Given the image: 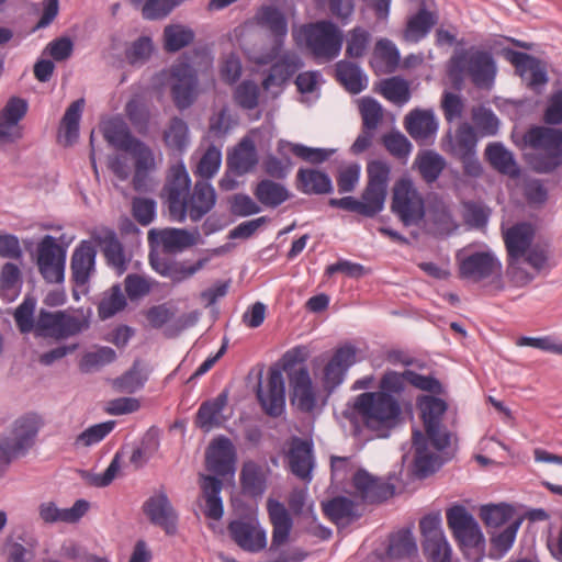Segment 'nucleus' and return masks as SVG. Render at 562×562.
I'll list each match as a JSON object with an SVG mask.
<instances>
[{
    "label": "nucleus",
    "instance_id": "obj_1",
    "mask_svg": "<svg viewBox=\"0 0 562 562\" xmlns=\"http://www.w3.org/2000/svg\"><path fill=\"white\" fill-rule=\"evenodd\" d=\"M407 384L434 394H440L441 383L431 375H423L413 370L396 372L387 370L379 381V390L357 395L349 404L347 417L360 422L376 437L387 438L402 420L400 397Z\"/></svg>",
    "mask_w": 562,
    "mask_h": 562
},
{
    "label": "nucleus",
    "instance_id": "obj_2",
    "mask_svg": "<svg viewBox=\"0 0 562 562\" xmlns=\"http://www.w3.org/2000/svg\"><path fill=\"white\" fill-rule=\"evenodd\" d=\"M200 234L195 228L189 232L184 228H151L148 232V244L150 247L148 259L154 271L165 278H169L172 282H182L198 271L203 269L210 261V257L201 258L195 263L187 266L167 257V255H176L194 246L198 243Z\"/></svg>",
    "mask_w": 562,
    "mask_h": 562
},
{
    "label": "nucleus",
    "instance_id": "obj_3",
    "mask_svg": "<svg viewBox=\"0 0 562 562\" xmlns=\"http://www.w3.org/2000/svg\"><path fill=\"white\" fill-rule=\"evenodd\" d=\"M36 300L25 296L14 312L16 327L22 334L34 333L35 337L53 338L57 341L75 337L90 327V318L83 313L68 311L49 312L41 308L36 318Z\"/></svg>",
    "mask_w": 562,
    "mask_h": 562
},
{
    "label": "nucleus",
    "instance_id": "obj_4",
    "mask_svg": "<svg viewBox=\"0 0 562 562\" xmlns=\"http://www.w3.org/2000/svg\"><path fill=\"white\" fill-rule=\"evenodd\" d=\"M517 146L540 151L533 159V168L540 173H551L562 166V130L551 125H533L528 128Z\"/></svg>",
    "mask_w": 562,
    "mask_h": 562
},
{
    "label": "nucleus",
    "instance_id": "obj_5",
    "mask_svg": "<svg viewBox=\"0 0 562 562\" xmlns=\"http://www.w3.org/2000/svg\"><path fill=\"white\" fill-rule=\"evenodd\" d=\"M451 64L450 77L456 88H460L463 74L479 89L490 90L493 87L497 68L490 52L472 47L453 57Z\"/></svg>",
    "mask_w": 562,
    "mask_h": 562
},
{
    "label": "nucleus",
    "instance_id": "obj_6",
    "mask_svg": "<svg viewBox=\"0 0 562 562\" xmlns=\"http://www.w3.org/2000/svg\"><path fill=\"white\" fill-rule=\"evenodd\" d=\"M302 33L306 47L318 61H330L339 56L344 35L331 21L322 20L304 25Z\"/></svg>",
    "mask_w": 562,
    "mask_h": 562
},
{
    "label": "nucleus",
    "instance_id": "obj_7",
    "mask_svg": "<svg viewBox=\"0 0 562 562\" xmlns=\"http://www.w3.org/2000/svg\"><path fill=\"white\" fill-rule=\"evenodd\" d=\"M391 211L406 227L418 226L424 221L425 200L412 179L401 178L395 182Z\"/></svg>",
    "mask_w": 562,
    "mask_h": 562
},
{
    "label": "nucleus",
    "instance_id": "obj_8",
    "mask_svg": "<svg viewBox=\"0 0 562 562\" xmlns=\"http://www.w3.org/2000/svg\"><path fill=\"white\" fill-rule=\"evenodd\" d=\"M40 426L37 416H23L14 422L12 437L0 439V477L14 458L23 456L33 446Z\"/></svg>",
    "mask_w": 562,
    "mask_h": 562
},
{
    "label": "nucleus",
    "instance_id": "obj_9",
    "mask_svg": "<svg viewBox=\"0 0 562 562\" xmlns=\"http://www.w3.org/2000/svg\"><path fill=\"white\" fill-rule=\"evenodd\" d=\"M299 361H302L299 358V350L286 351L282 358V370L286 372L289 378L292 402L300 411L311 413L316 406V395L308 369L306 367L295 369Z\"/></svg>",
    "mask_w": 562,
    "mask_h": 562
},
{
    "label": "nucleus",
    "instance_id": "obj_10",
    "mask_svg": "<svg viewBox=\"0 0 562 562\" xmlns=\"http://www.w3.org/2000/svg\"><path fill=\"white\" fill-rule=\"evenodd\" d=\"M191 179L183 164L172 166L162 188L170 218L178 223L187 220L186 199L189 196Z\"/></svg>",
    "mask_w": 562,
    "mask_h": 562
},
{
    "label": "nucleus",
    "instance_id": "obj_11",
    "mask_svg": "<svg viewBox=\"0 0 562 562\" xmlns=\"http://www.w3.org/2000/svg\"><path fill=\"white\" fill-rule=\"evenodd\" d=\"M418 407L420 409L426 435L437 451H441L450 446V432L441 425V419L448 406L439 397L425 395L419 397Z\"/></svg>",
    "mask_w": 562,
    "mask_h": 562
},
{
    "label": "nucleus",
    "instance_id": "obj_12",
    "mask_svg": "<svg viewBox=\"0 0 562 562\" xmlns=\"http://www.w3.org/2000/svg\"><path fill=\"white\" fill-rule=\"evenodd\" d=\"M169 86L175 105L179 110L190 108L198 95L196 70L186 61L172 65L169 70Z\"/></svg>",
    "mask_w": 562,
    "mask_h": 562
},
{
    "label": "nucleus",
    "instance_id": "obj_13",
    "mask_svg": "<svg viewBox=\"0 0 562 562\" xmlns=\"http://www.w3.org/2000/svg\"><path fill=\"white\" fill-rule=\"evenodd\" d=\"M448 527L462 547L482 548L484 536L474 516L463 506L453 505L446 512Z\"/></svg>",
    "mask_w": 562,
    "mask_h": 562
},
{
    "label": "nucleus",
    "instance_id": "obj_14",
    "mask_svg": "<svg viewBox=\"0 0 562 562\" xmlns=\"http://www.w3.org/2000/svg\"><path fill=\"white\" fill-rule=\"evenodd\" d=\"M37 267L49 283H60L65 278L66 251L52 235H45L37 246Z\"/></svg>",
    "mask_w": 562,
    "mask_h": 562
},
{
    "label": "nucleus",
    "instance_id": "obj_15",
    "mask_svg": "<svg viewBox=\"0 0 562 562\" xmlns=\"http://www.w3.org/2000/svg\"><path fill=\"white\" fill-rule=\"evenodd\" d=\"M257 24L266 29L273 37V44L268 53L260 58V64H269L282 52L288 35V19L274 5H263L256 13Z\"/></svg>",
    "mask_w": 562,
    "mask_h": 562
},
{
    "label": "nucleus",
    "instance_id": "obj_16",
    "mask_svg": "<svg viewBox=\"0 0 562 562\" xmlns=\"http://www.w3.org/2000/svg\"><path fill=\"white\" fill-rule=\"evenodd\" d=\"M457 260L462 279L479 282L493 276L499 277L502 273V263L491 251H475L465 256L458 255Z\"/></svg>",
    "mask_w": 562,
    "mask_h": 562
},
{
    "label": "nucleus",
    "instance_id": "obj_17",
    "mask_svg": "<svg viewBox=\"0 0 562 562\" xmlns=\"http://www.w3.org/2000/svg\"><path fill=\"white\" fill-rule=\"evenodd\" d=\"M231 538L247 552H260L267 546L266 530L254 518H240L228 524Z\"/></svg>",
    "mask_w": 562,
    "mask_h": 562
},
{
    "label": "nucleus",
    "instance_id": "obj_18",
    "mask_svg": "<svg viewBox=\"0 0 562 562\" xmlns=\"http://www.w3.org/2000/svg\"><path fill=\"white\" fill-rule=\"evenodd\" d=\"M257 397L267 415L280 416L285 407V384L282 370L271 367L268 372L266 390L259 386Z\"/></svg>",
    "mask_w": 562,
    "mask_h": 562
},
{
    "label": "nucleus",
    "instance_id": "obj_19",
    "mask_svg": "<svg viewBox=\"0 0 562 562\" xmlns=\"http://www.w3.org/2000/svg\"><path fill=\"white\" fill-rule=\"evenodd\" d=\"M143 512L153 525L159 526L169 536L176 535L178 515L164 490L151 495L143 504Z\"/></svg>",
    "mask_w": 562,
    "mask_h": 562
},
{
    "label": "nucleus",
    "instance_id": "obj_20",
    "mask_svg": "<svg viewBox=\"0 0 562 562\" xmlns=\"http://www.w3.org/2000/svg\"><path fill=\"white\" fill-rule=\"evenodd\" d=\"M357 349L351 344L338 347L324 368L323 384L326 391L333 392L339 386L351 366L356 363Z\"/></svg>",
    "mask_w": 562,
    "mask_h": 562
},
{
    "label": "nucleus",
    "instance_id": "obj_21",
    "mask_svg": "<svg viewBox=\"0 0 562 562\" xmlns=\"http://www.w3.org/2000/svg\"><path fill=\"white\" fill-rule=\"evenodd\" d=\"M352 484L364 503L379 504L391 498L395 493L394 484L372 476L363 469L352 475Z\"/></svg>",
    "mask_w": 562,
    "mask_h": 562
},
{
    "label": "nucleus",
    "instance_id": "obj_22",
    "mask_svg": "<svg viewBox=\"0 0 562 562\" xmlns=\"http://www.w3.org/2000/svg\"><path fill=\"white\" fill-rule=\"evenodd\" d=\"M206 468L220 476L235 472L236 451L231 439L224 436L215 438L206 451Z\"/></svg>",
    "mask_w": 562,
    "mask_h": 562
},
{
    "label": "nucleus",
    "instance_id": "obj_23",
    "mask_svg": "<svg viewBox=\"0 0 562 562\" xmlns=\"http://www.w3.org/2000/svg\"><path fill=\"white\" fill-rule=\"evenodd\" d=\"M272 61L268 75L262 80L266 90L282 87L304 66L302 58L294 50L280 52Z\"/></svg>",
    "mask_w": 562,
    "mask_h": 562
},
{
    "label": "nucleus",
    "instance_id": "obj_24",
    "mask_svg": "<svg viewBox=\"0 0 562 562\" xmlns=\"http://www.w3.org/2000/svg\"><path fill=\"white\" fill-rule=\"evenodd\" d=\"M535 229L529 223H518L509 227L504 234V241L508 255V267L512 268L525 257L532 246Z\"/></svg>",
    "mask_w": 562,
    "mask_h": 562
},
{
    "label": "nucleus",
    "instance_id": "obj_25",
    "mask_svg": "<svg viewBox=\"0 0 562 562\" xmlns=\"http://www.w3.org/2000/svg\"><path fill=\"white\" fill-rule=\"evenodd\" d=\"M367 173L368 183L363 190L366 196L383 210L387 194L391 167L383 160H373L368 164Z\"/></svg>",
    "mask_w": 562,
    "mask_h": 562
},
{
    "label": "nucleus",
    "instance_id": "obj_26",
    "mask_svg": "<svg viewBox=\"0 0 562 562\" xmlns=\"http://www.w3.org/2000/svg\"><path fill=\"white\" fill-rule=\"evenodd\" d=\"M291 472L303 481L312 480L314 468L313 443L299 437H293L286 454Z\"/></svg>",
    "mask_w": 562,
    "mask_h": 562
},
{
    "label": "nucleus",
    "instance_id": "obj_27",
    "mask_svg": "<svg viewBox=\"0 0 562 562\" xmlns=\"http://www.w3.org/2000/svg\"><path fill=\"white\" fill-rule=\"evenodd\" d=\"M95 257L97 249L90 240H82L75 248L70 260V270L76 285L82 286L89 282L95 270Z\"/></svg>",
    "mask_w": 562,
    "mask_h": 562
},
{
    "label": "nucleus",
    "instance_id": "obj_28",
    "mask_svg": "<svg viewBox=\"0 0 562 562\" xmlns=\"http://www.w3.org/2000/svg\"><path fill=\"white\" fill-rule=\"evenodd\" d=\"M216 193L209 181L195 182L193 192L186 199L187 217L192 222L201 221L215 205Z\"/></svg>",
    "mask_w": 562,
    "mask_h": 562
},
{
    "label": "nucleus",
    "instance_id": "obj_29",
    "mask_svg": "<svg viewBox=\"0 0 562 562\" xmlns=\"http://www.w3.org/2000/svg\"><path fill=\"white\" fill-rule=\"evenodd\" d=\"M510 55L512 64L528 87L537 90L547 83V69L538 58L522 52H512Z\"/></svg>",
    "mask_w": 562,
    "mask_h": 562
},
{
    "label": "nucleus",
    "instance_id": "obj_30",
    "mask_svg": "<svg viewBox=\"0 0 562 562\" xmlns=\"http://www.w3.org/2000/svg\"><path fill=\"white\" fill-rule=\"evenodd\" d=\"M404 126L411 137L419 143L426 142L438 131V122L432 110L411 111L405 116Z\"/></svg>",
    "mask_w": 562,
    "mask_h": 562
},
{
    "label": "nucleus",
    "instance_id": "obj_31",
    "mask_svg": "<svg viewBox=\"0 0 562 562\" xmlns=\"http://www.w3.org/2000/svg\"><path fill=\"white\" fill-rule=\"evenodd\" d=\"M88 509L89 503L86 499H77L69 508H58L54 502H45L38 506V515L45 524H74L79 521Z\"/></svg>",
    "mask_w": 562,
    "mask_h": 562
},
{
    "label": "nucleus",
    "instance_id": "obj_32",
    "mask_svg": "<svg viewBox=\"0 0 562 562\" xmlns=\"http://www.w3.org/2000/svg\"><path fill=\"white\" fill-rule=\"evenodd\" d=\"M325 516L338 528L347 527L361 517L358 505L346 496H336L322 503Z\"/></svg>",
    "mask_w": 562,
    "mask_h": 562
},
{
    "label": "nucleus",
    "instance_id": "obj_33",
    "mask_svg": "<svg viewBox=\"0 0 562 562\" xmlns=\"http://www.w3.org/2000/svg\"><path fill=\"white\" fill-rule=\"evenodd\" d=\"M269 469L252 460L246 461L240 470L239 481L243 493L250 497H260L267 490Z\"/></svg>",
    "mask_w": 562,
    "mask_h": 562
},
{
    "label": "nucleus",
    "instance_id": "obj_34",
    "mask_svg": "<svg viewBox=\"0 0 562 562\" xmlns=\"http://www.w3.org/2000/svg\"><path fill=\"white\" fill-rule=\"evenodd\" d=\"M268 513L272 524V539L270 550L284 544L290 537L293 520L285 506L279 501H268Z\"/></svg>",
    "mask_w": 562,
    "mask_h": 562
},
{
    "label": "nucleus",
    "instance_id": "obj_35",
    "mask_svg": "<svg viewBox=\"0 0 562 562\" xmlns=\"http://www.w3.org/2000/svg\"><path fill=\"white\" fill-rule=\"evenodd\" d=\"M201 492L205 502L204 515L213 520H220L224 514L223 499L221 492L223 483L220 479L212 475L201 474Z\"/></svg>",
    "mask_w": 562,
    "mask_h": 562
},
{
    "label": "nucleus",
    "instance_id": "obj_36",
    "mask_svg": "<svg viewBox=\"0 0 562 562\" xmlns=\"http://www.w3.org/2000/svg\"><path fill=\"white\" fill-rule=\"evenodd\" d=\"M228 391H222L216 397L203 402L195 416V425L204 431L222 425L221 416L227 405Z\"/></svg>",
    "mask_w": 562,
    "mask_h": 562
},
{
    "label": "nucleus",
    "instance_id": "obj_37",
    "mask_svg": "<svg viewBox=\"0 0 562 562\" xmlns=\"http://www.w3.org/2000/svg\"><path fill=\"white\" fill-rule=\"evenodd\" d=\"M429 438L420 430L413 431V447L415 450L414 465L419 476L426 477L436 472L440 465L439 456L428 449Z\"/></svg>",
    "mask_w": 562,
    "mask_h": 562
},
{
    "label": "nucleus",
    "instance_id": "obj_38",
    "mask_svg": "<svg viewBox=\"0 0 562 562\" xmlns=\"http://www.w3.org/2000/svg\"><path fill=\"white\" fill-rule=\"evenodd\" d=\"M297 190L304 194H328L334 191L330 177L318 169L300 168L296 173Z\"/></svg>",
    "mask_w": 562,
    "mask_h": 562
},
{
    "label": "nucleus",
    "instance_id": "obj_39",
    "mask_svg": "<svg viewBox=\"0 0 562 562\" xmlns=\"http://www.w3.org/2000/svg\"><path fill=\"white\" fill-rule=\"evenodd\" d=\"M100 246L108 266L119 276L123 274L128 269L131 256L126 254L115 232L109 231L104 234V236L100 238Z\"/></svg>",
    "mask_w": 562,
    "mask_h": 562
},
{
    "label": "nucleus",
    "instance_id": "obj_40",
    "mask_svg": "<svg viewBox=\"0 0 562 562\" xmlns=\"http://www.w3.org/2000/svg\"><path fill=\"white\" fill-rule=\"evenodd\" d=\"M26 100L11 97L2 110H0V142L12 140V130L27 112Z\"/></svg>",
    "mask_w": 562,
    "mask_h": 562
},
{
    "label": "nucleus",
    "instance_id": "obj_41",
    "mask_svg": "<svg viewBox=\"0 0 562 562\" xmlns=\"http://www.w3.org/2000/svg\"><path fill=\"white\" fill-rule=\"evenodd\" d=\"M104 139L115 149L130 153L140 139L134 137L126 125L120 119H112L102 126Z\"/></svg>",
    "mask_w": 562,
    "mask_h": 562
},
{
    "label": "nucleus",
    "instance_id": "obj_42",
    "mask_svg": "<svg viewBox=\"0 0 562 562\" xmlns=\"http://www.w3.org/2000/svg\"><path fill=\"white\" fill-rule=\"evenodd\" d=\"M414 166L418 170L422 179L431 184L441 176L447 166L446 159L435 150H420L414 161Z\"/></svg>",
    "mask_w": 562,
    "mask_h": 562
},
{
    "label": "nucleus",
    "instance_id": "obj_43",
    "mask_svg": "<svg viewBox=\"0 0 562 562\" xmlns=\"http://www.w3.org/2000/svg\"><path fill=\"white\" fill-rule=\"evenodd\" d=\"M336 78L347 91L358 94L368 86V79L360 67L349 60H339L335 65Z\"/></svg>",
    "mask_w": 562,
    "mask_h": 562
},
{
    "label": "nucleus",
    "instance_id": "obj_44",
    "mask_svg": "<svg viewBox=\"0 0 562 562\" xmlns=\"http://www.w3.org/2000/svg\"><path fill=\"white\" fill-rule=\"evenodd\" d=\"M485 158L495 170L503 175L510 177L519 175L513 153L502 143H490L485 148Z\"/></svg>",
    "mask_w": 562,
    "mask_h": 562
},
{
    "label": "nucleus",
    "instance_id": "obj_45",
    "mask_svg": "<svg viewBox=\"0 0 562 562\" xmlns=\"http://www.w3.org/2000/svg\"><path fill=\"white\" fill-rule=\"evenodd\" d=\"M477 135L472 125L469 123H461L453 136H449L448 151L453 157L472 154L476 151Z\"/></svg>",
    "mask_w": 562,
    "mask_h": 562
},
{
    "label": "nucleus",
    "instance_id": "obj_46",
    "mask_svg": "<svg viewBox=\"0 0 562 562\" xmlns=\"http://www.w3.org/2000/svg\"><path fill=\"white\" fill-rule=\"evenodd\" d=\"M256 199L265 206L276 209L289 198L288 189L273 180L263 179L259 181L254 190Z\"/></svg>",
    "mask_w": 562,
    "mask_h": 562
},
{
    "label": "nucleus",
    "instance_id": "obj_47",
    "mask_svg": "<svg viewBox=\"0 0 562 562\" xmlns=\"http://www.w3.org/2000/svg\"><path fill=\"white\" fill-rule=\"evenodd\" d=\"M425 217L435 234H447L454 227L450 209L441 199L435 198L429 202Z\"/></svg>",
    "mask_w": 562,
    "mask_h": 562
},
{
    "label": "nucleus",
    "instance_id": "obj_48",
    "mask_svg": "<svg viewBox=\"0 0 562 562\" xmlns=\"http://www.w3.org/2000/svg\"><path fill=\"white\" fill-rule=\"evenodd\" d=\"M159 430L150 427L143 436L139 445L133 448L130 462L136 469L143 468L159 449Z\"/></svg>",
    "mask_w": 562,
    "mask_h": 562
},
{
    "label": "nucleus",
    "instance_id": "obj_49",
    "mask_svg": "<svg viewBox=\"0 0 562 562\" xmlns=\"http://www.w3.org/2000/svg\"><path fill=\"white\" fill-rule=\"evenodd\" d=\"M436 22L437 19L431 12L425 8L419 9L407 22L405 40L413 43L419 42L430 32Z\"/></svg>",
    "mask_w": 562,
    "mask_h": 562
},
{
    "label": "nucleus",
    "instance_id": "obj_50",
    "mask_svg": "<svg viewBox=\"0 0 562 562\" xmlns=\"http://www.w3.org/2000/svg\"><path fill=\"white\" fill-rule=\"evenodd\" d=\"M328 204L333 207L353 212L370 218L374 217L382 211L379 205L366 196L364 191L361 194V200L348 195L340 199L331 198L329 199Z\"/></svg>",
    "mask_w": 562,
    "mask_h": 562
},
{
    "label": "nucleus",
    "instance_id": "obj_51",
    "mask_svg": "<svg viewBox=\"0 0 562 562\" xmlns=\"http://www.w3.org/2000/svg\"><path fill=\"white\" fill-rule=\"evenodd\" d=\"M257 162L256 150L250 139H243L235 151L228 156L227 165L231 170L238 175L250 171Z\"/></svg>",
    "mask_w": 562,
    "mask_h": 562
},
{
    "label": "nucleus",
    "instance_id": "obj_52",
    "mask_svg": "<svg viewBox=\"0 0 562 562\" xmlns=\"http://www.w3.org/2000/svg\"><path fill=\"white\" fill-rule=\"evenodd\" d=\"M164 142L167 147L175 151H184L189 145L188 124L178 116L172 117L164 132Z\"/></svg>",
    "mask_w": 562,
    "mask_h": 562
},
{
    "label": "nucleus",
    "instance_id": "obj_53",
    "mask_svg": "<svg viewBox=\"0 0 562 562\" xmlns=\"http://www.w3.org/2000/svg\"><path fill=\"white\" fill-rule=\"evenodd\" d=\"M83 106L85 100L78 99L67 108L63 116L60 130L64 132L66 145H71L79 136V123Z\"/></svg>",
    "mask_w": 562,
    "mask_h": 562
},
{
    "label": "nucleus",
    "instance_id": "obj_54",
    "mask_svg": "<svg viewBox=\"0 0 562 562\" xmlns=\"http://www.w3.org/2000/svg\"><path fill=\"white\" fill-rule=\"evenodd\" d=\"M194 40V32L180 24L167 25L164 30L165 49L176 53L190 45Z\"/></svg>",
    "mask_w": 562,
    "mask_h": 562
},
{
    "label": "nucleus",
    "instance_id": "obj_55",
    "mask_svg": "<svg viewBox=\"0 0 562 562\" xmlns=\"http://www.w3.org/2000/svg\"><path fill=\"white\" fill-rule=\"evenodd\" d=\"M147 379L148 375L142 368L140 361L135 360L130 370L115 379L114 386L123 393H135L145 385Z\"/></svg>",
    "mask_w": 562,
    "mask_h": 562
},
{
    "label": "nucleus",
    "instance_id": "obj_56",
    "mask_svg": "<svg viewBox=\"0 0 562 562\" xmlns=\"http://www.w3.org/2000/svg\"><path fill=\"white\" fill-rule=\"evenodd\" d=\"M371 42V34L361 26H356L347 34L346 56L358 59L366 55Z\"/></svg>",
    "mask_w": 562,
    "mask_h": 562
},
{
    "label": "nucleus",
    "instance_id": "obj_57",
    "mask_svg": "<svg viewBox=\"0 0 562 562\" xmlns=\"http://www.w3.org/2000/svg\"><path fill=\"white\" fill-rule=\"evenodd\" d=\"M480 516L487 527L497 528L513 518L514 508L508 504L484 505L481 507Z\"/></svg>",
    "mask_w": 562,
    "mask_h": 562
},
{
    "label": "nucleus",
    "instance_id": "obj_58",
    "mask_svg": "<svg viewBox=\"0 0 562 562\" xmlns=\"http://www.w3.org/2000/svg\"><path fill=\"white\" fill-rule=\"evenodd\" d=\"M381 90L384 98L397 105H403L411 99L408 82L401 77L385 79Z\"/></svg>",
    "mask_w": 562,
    "mask_h": 562
},
{
    "label": "nucleus",
    "instance_id": "obj_59",
    "mask_svg": "<svg viewBox=\"0 0 562 562\" xmlns=\"http://www.w3.org/2000/svg\"><path fill=\"white\" fill-rule=\"evenodd\" d=\"M424 555L427 562H451V547L446 536L423 540Z\"/></svg>",
    "mask_w": 562,
    "mask_h": 562
},
{
    "label": "nucleus",
    "instance_id": "obj_60",
    "mask_svg": "<svg viewBox=\"0 0 562 562\" xmlns=\"http://www.w3.org/2000/svg\"><path fill=\"white\" fill-rule=\"evenodd\" d=\"M115 425V420H106L88 427L77 436L75 446L91 447L101 442L114 429Z\"/></svg>",
    "mask_w": 562,
    "mask_h": 562
},
{
    "label": "nucleus",
    "instance_id": "obj_61",
    "mask_svg": "<svg viewBox=\"0 0 562 562\" xmlns=\"http://www.w3.org/2000/svg\"><path fill=\"white\" fill-rule=\"evenodd\" d=\"M21 271L15 263L7 262L0 272L1 294L12 301L19 293Z\"/></svg>",
    "mask_w": 562,
    "mask_h": 562
},
{
    "label": "nucleus",
    "instance_id": "obj_62",
    "mask_svg": "<svg viewBox=\"0 0 562 562\" xmlns=\"http://www.w3.org/2000/svg\"><path fill=\"white\" fill-rule=\"evenodd\" d=\"M387 552L392 558L411 557L417 552L415 539L409 530H402L390 539Z\"/></svg>",
    "mask_w": 562,
    "mask_h": 562
},
{
    "label": "nucleus",
    "instance_id": "obj_63",
    "mask_svg": "<svg viewBox=\"0 0 562 562\" xmlns=\"http://www.w3.org/2000/svg\"><path fill=\"white\" fill-rule=\"evenodd\" d=\"M116 359V352L114 349L108 346L97 348L94 351L87 352L83 355L80 369L83 372H89L93 369L104 367L112 363Z\"/></svg>",
    "mask_w": 562,
    "mask_h": 562
},
{
    "label": "nucleus",
    "instance_id": "obj_64",
    "mask_svg": "<svg viewBox=\"0 0 562 562\" xmlns=\"http://www.w3.org/2000/svg\"><path fill=\"white\" fill-rule=\"evenodd\" d=\"M359 110L362 127L375 132L383 119L381 104L375 99L367 97L361 100Z\"/></svg>",
    "mask_w": 562,
    "mask_h": 562
}]
</instances>
